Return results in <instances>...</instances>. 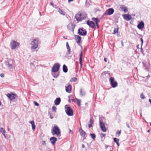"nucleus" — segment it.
<instances>
[{
    "instance_id": "1",
    "label": "nucleus",
    "mask_w": 151,
    "mask_h": 151,
    "mask_svg": "<svg viewBox=\"0 0 151 151\" xmlns=\"http://www.w3.org/2000/svg\"><path fill=\"white\" fill-rule=\"evenodd\" d=\"M87 14L84 12H78L75 16V18L78 21H81L86 18Z\"/></svg>"
},
{
    "instance_id": "2",
    "label": "nucleus",
    "mask_w": 151,
    "mask_h": 151,
    "mask_svg": "<svg viewBox=\"0 0 151 151\" xmlns=\"http://www.w3.org/2000/svg\"><path fill=\"white\" fill-rule=\"evenodd\" d=\"M51 133L53 135L55 134L58 136H60V129L57 126H55L53 127V129L52 130Z\"/></svg>"
},
{
    "instance_id": "3",
    "label": "nucleus",
    "mask_w": 151,
    "mask_h": 151,
    "mask_svg": "<svg viewBox=\"0 0 151 151\" xmlns=\"http://www.w3.org/2000/svg\"><path fill=\"white\" fill-rule=\"evenodd\" d=\"M109 82L111 86L113 88H115L118 86L117 82L114 80V78L110 77L109 78Z\"/></svg>"
},
{
    "instance_id": "4",
    "label": "nucleus",
    "mask_w": 151,
    "mask_h": 151,
    "mask_svg": "<svg viewBox=\"0 0 151 151\" xmlns=\"http://www.w3.org/2000/svg\"><path fill=\"white\" fill-rule=\"evenodd\" d=\"M78 34L84 36L86 35L87 31L83 28H80L78 29Z\"/></svg>"
},
{
    "instance_id": "5",
    "label": "nucleus",
    "mask_w": 151,
    "mask_h": 151,
    "mask_svg": "<svg viewBox=\"0 0 151 151\" xmlns=\"http://www.w3.org/2000/svg\"><path fill=\"white\" fill-rule=\"evenodd\" d=\"M114 12V10L113 8H111L106 10L104 13V15H110L112 14Z\"/></svg>"
},
{
    "instance_id": "6",
    "label": "nucleus",
    "mask_w": 151,
    "mask_h": 151,
    "mask_svg": "<svg viewBox=\"0 0 151 151\" xmlns=\"http://www.w3.org/2000/svg\"><path fill=\"white\" fill-rule=\"evenodd\" d=\"M38 40L37 39H34L33 41L32 42L31 44L32 45L31 47L32 49L35 50L36 49L38 46Z\"/></svg>"
},
{
    "instance_id": "7",
    "label": "nucleus",
    "mask_w": 151,
    "mask_h": 151,
    "mask_svg": "<svg viewBox=\"0 0 151 151\" xmlns=\"http://www.w3.org/2000/svg\"><path fill=\"white\" fill-rule=\"evenodd\" d=\"M19 43L14 40H12L10 43L11 49L12 50L15 49L17 47L19 46Z\"/></svg>"
},
{
    "instance_id": "8",
    "label": "nucleus",
    "mask_w": 151,
    "mask_h": 151,
    "mask_svg": "<svg viewBox=\"0 0 151 151\" xmlns=\"http://www.w3.org/2000/svg\"><path fill=\"white\" fill-rule=\"evenodd\" d=\"M60 65L58 63H55L52 67V70L54 73L57 72L59 70Z\"/></svg>"
},
{
    "instance_id": "9",
    "label": "nucleus",
    "mask_w": 151,
    "mask_h": 151,
    "mask_svg": "<svg viewBox=\"0 0 151 151\" xmlns=\"http://www.w3.org/2000/svg\"><path fill=\"white\" fill-rule=\"evenodd\" d=\"M65 111L67 115L72 116L73 115V111L72 109L70 107H67Z\"/></svg>"
},
{
    "instance_id": "10",
    "label": "nucleus",
    "mask_w": 151,
    "mask_h": 151,
    "mask_svg": "<svg viewBox=\"0 0 151 151\" xmlns=\"http://www.w3.org/2000/svg\"><path fill=\"white\" fill-rule=\"evenodd\" d=\"M6 65L9 67L10 70L12 69V64L13 61L11 60H8L6 63Z\"/></svg>"
},
{
    "instance_id": "11",
    "label": "nucleus",
    "mask_w": 151,
    "mask_h": 151,
    "mask_svg": "<svg viewBox=\"0 0 151 151\" xmlns=\"http://www.w3.org/2000/svg\"><path fill=\"white\" fill-rule=\"evenodd\" d=\"M87 24L90 27L93 29L96 26V25L94 22L92 21L88 20L86 22Z\"/></svg>"
},
{
    "instance_id": "12",
    "label": "nucleus",
    "mask_w": 151,
    "mask_h": 151,
    "mask_svg": "<svg viewBox=\"0 0 151 151\" xmlns=\"http://www.w3.org/2000/svg\"><path fill=\"white\" fill-rule=\"evenodd\" d=\"M99 124L101 130L104 132H106V127L104 123L101 121L100 118H99Z\"/></svg>"
},
{
    "instance_id": "13",
    "label": "nucleus",
    "mask_w": 151,
    "mask_h": 151,
    "mask_svg": "<svg viewBox=\"0 0 151 151\" xmlns=\"http://www.w3.org/2000/svg\"><path fill=\"white\" fill-rule=\"evenodd\" d=\"M6 96L10 100H12L15 99L16 95V94L13 93L12 94L8 93L6 94Z\"/></svg>"
},
{
    "instance_id": "14",
    "label": "nucleus",
    "mask_w": 151,
    "mask_h": 151,
    "mask_svg": "<svg viewBox=\"0 0 151 151\" xmlns=\"http://www.w3.org/2000/svg\"><path fill=\"white\" fill-rule=\"evenodd\" d=\"M80 54L79 55V63L80 64V68H81L83 65L82 63V57H83V52L82 50H80Z\"/></svg>"
},
{
    "instance_id": "15",
    "label": "nucleus",
    "mask_w": 151,
    "mask_h": 151,
    "mask_svg": "<svg viewBox=\"0 0 151 151\" xmlns=\"http://www.w3.org/2000/svg\"><path fill=\"white\" fill-rule=\"evenodd\" d=\"M75 27V25L72 23L69 24L67 26V28L68 29L72 31L73 32H74Z\"/></svg>"
},
{
    "instance_id": "16",
    "label": "nucleus",
    "mask_w": 151,
    "mask_h": 151,
    "mask_svg": "<svg viewBox=\"0 0 151 151\" xmlns=\"http://www.w3.org/2000/svg\"><path fill=\"white\" fill-rule=\"evenodd\" d=\"M124 18L127 21H129L132 19V16L129 14H124L123 15Z\"/></svg>"
},
{
    "instance_id": "17",
    "label": "nucleus",
    "mask_w": 151,
    "mask_h": 151,
    "mask_svg": "<svg viewBox=\"0 0 151 151\" xmlns=\"http://www.w3.org/2000/svg\"><path fill=\"white\" fill-rule=\"evenodd\" d=\"M50 140L52 144V145H54L57 140V139L55 137H52L50 138Z\"/></svg>"
},
{
    "instance_id": "18",
    "label": "nucleus",
    "mask_w": 151,
    "mask_h": 151,
    "mask_svg": "<svg viewBox=\"0 0 151 151\" xmlns=\"http://www.w3.org/2000/svg\"><path fill=\"white\" fill-rule=\"evenodd\" d=\"M75 39L76 41V42L78 44L79 43L81 40V37L78 35H75Z\"/></svg>"
},
{
    "instance_id": "19",
    "label": "nucleus",
    "mask_w": 151,
    "mask_h": 151,
    "mask_svg": "<svg viewBox=\"0 0 151 151\" xmlns=\"http://www.w3.org/2000/svg\"><path fill=\"white\" fill-rule=\"evenodd\" d=\"M144 26V23L143 22H141L137 25V27L139 29H142Z\"/></svg>"
},
{
    "instance_id": "20",
    "label": "nucleus",
    "mask_w": 151,
    "mask_h": 151,
    "mask_svg": "<svg viewBox=\"0 0 151 151\" xmlns=\"http://www.w3.org/2000/svg\"><path fill=\"white\" fill-rule=\"evenodd\" d=\"M80 135L83 137H85L86 135V132L81 128L79 130Z\"/></svg>"
},
{
    "instance_id": "21",
    "label": "nucleus",
    "mask_w": 151,
    "mask_h": 151,
    "mask_svg": "<svg viewBox=\"0 0 151 151\" xmlns=\"http://www.w3.org/2000/svg\"><path fill=\"white\" fill-rule=\"evenodd\" d=\"M72 89V87L71 85H69L65 87L66 91L69 93H70Z\"/></svg>"
},
{
    "instance_id": "22",
    "label": "nucleus",
    "mask_w": 151,
    "mask_h": 151,
    "mask_svg": "<svg viewBox=\"0 0 151 151\" xmlns=\"http://www.w3.org/2000/svg\"><path fill=\"white\" fill-rule=\"evenodd\" d=\"M61 101V99L60 98H57L55 101V104L56 105H58L60 103Z\"/></svg>"
},
{
    "instance_id": "23",
    "label": "nucleus",
    "mask_w": 151,
    "mask_h": 151,
    "mask_svg": "<svg viewBox=\"0 0 151 151\" xmlns=\"http://www.w3.org/2000/svg\"><path fill=\"white\" fill-rule=\"evenodd\" d=\"M102 75H104L105 76L108 77L111 76L110 73L109 71H105L102 73Z\"/></svg>"
},
{
    "instance_id": "24",
    "label": "nucleus",
    "mask_w": 151,
    "mask_h": 151,
    "mask_svg": "<svg viewBox=\"0 0 151 151\" xmlns=\"http://www.w3.org/2000/svg\"><path fill=\"white\" fill-rule=\"evenodd\" d=\"M0 132L2 133L3 135L4 136L5 138H6V136L5 134V133H6L5 130L3 128L1 127L0 128Z\"/></svg>"
},
{
    "instance_id": "25",
    "label": "nucleus",
    "mask_w": 151,
    "mask_h": 151,
    "mask_svg": "<svg viewBox=\"0 0 151 151\" xmlns=\"http://www.w3.org/2000/svg\"><path fill=\"white\" fill-rule=\"evenodd\" d=\"M80 94L81 96H84L86 95V92L84 90L81 88L80 90Z\"/></svg>"
},
{
    "instance_id": "26",
    "label": "nucleus",
    "mask_w": 151,
    "mask_h": 151,
    "mask_svg": "<svg viewBox=\"0 0 151 151\" xmlns=\"http://www.w3.org/2000/svg\"><path fill=\"white\" fill-rule=\"evenodd\" d=\"M63 72L65 73H67V72L68 69L67 66L65 65H63Z\"/></svg>"
},
{
    "instance_id": "27",
    "label": "nucleus",
    "mask_w": 151,
    "mask_h": 151,
    "mask_svg": "<svg viewBox=\"0 0 151 151\" xmlns=\"http://www.w3.org/2000/svg\"><path fill=\"white\" fill-rule=\"evenodd\" d=\"M58 12L61 15H65V13L62 10H61L60 8H59L58 9Z\"/></svg>"
},
{
    "instance_id": "28",
    "label": "nucleus",
    "mask_w": 151,
    "mask_h": 151,
    "mask_svg": "<svg viewBox=\"0 0 151 151\" xmlns=\"http://www.w3.org/2000/svg\"><path fill=\"white\" fill-rule=\"evenodd\" d=\"M30 123L32 124V128L33 130H34L36 127L35 125V122L33 121H31L30 122Z\"/></svg>"
},
{
    "instance_id": "29",
    "label": "nucleus",
    "mask_w": 151,
    "mask_h": 151,
    "mask_svg": "<svg viewBox=\"0 0 151 151\" xmlns=\"http://www.w3.org/2000/svg\"><path fill=\"white\" fill-rule=\"evenodd\" d=\"M120 8L124 11L125 13L127 12L128 11V9L127 7H124L122 6L120 7Z\"/></svg>"
},
{
    "instance_id": "30",
    "label": "nucleus",
    "mask_w": 151,
    "mask_h": 151,
    "mask_svg": "<svg viewBox=\"0 0 151 151\" xmlns=\"http://www.w3.org/2000/svg\"><path fill=\"white\" fill-rule=\"evenodd\" d=\"M114 141L116 144L118 146H119V140L118 139L116 138H114L113 139Z\"/></svg>"
},
{
    "instance_id": "31",
    "label": "nucleus",
    "mask_w": 151,
    "mask_h": 151,
    "mask_svg": "<svg viewBox=\"0 0 151 151\" xmlns=\"http://www.w3.org/2000/svg\"><path fill=\"white\" fill-rule=\"evenodd\" d=\"M92 20L95 22L96 23H99L100 22L99 19L97 18H92Z\"/></svg>"
},
{
    "instance_id": "32",
    "label": "nucleus",
    "mask_w": 151,
    "mask_h": 151,
    "mask_svg": "<svg viewBox=\"0 0 151 151\" xmlns=\"http://www.w3.org/2000/svg\"><path fill=\"white\" fill-rule=\"evenodd\" d=\"M143 66L145 67L146 69H147V63L145 61H144L142 62Z\"/></svg>"
},
{
    "instance_id": "33",
    "label": "nucleus",
    "mask_w": 151,
    "mask_h": 151,
    "mask_svg": "<svg viewBox=\"0 0 151 151\" xmlns=\"http://www.w3.org/2000/svg\"><path fill=\"white\" fill-rule=\"evenodd\" d=\"M76 100H77V104L78 105V106H81V100H80L79 99H77V98H76Z\"/></svg>"
},
{
    "instance_id": "34",
    "label": "nucleus",
    "mask_w": 151,
    "mask_h": 151,
    "mask_svg": "<svg viewBox=\"0 0 151 151\" xmlns=\"http://www.w3.org/2000/svg\"><path fill=\"white\" fill-rule=\"evenodd\" d=\"M90 135L91 136V138H92L93 140H95L96 138V135L94 133H90Z\"/></svg>"
},
{
    "instance_id": "35",
    "label": "nucleus",
    "mask_w": 151,
    "mask_h": 151,
    "mask_svg": "<svg viewBox=\"0 0 151 151\" xmlns=\"http://www.w3.org/2000/svg\"><path fill=\"white\" fill-rule=\"evenodd\" d=\"M119 27H118L117 28H115L114 31V34H115L116 33H118V32Z\"/></svg>"
},
{
    "instance_id": "36",
    "label": "nucleus",
    "mask_w": 151,
    "mask_h": 151,
    "mask_svg": "<svg viewBox=\"0 0 151 151\" xmlns=\"http://www.w3.org/2000/svg\"><path fill=\"white\" fill-rule=\"evenodd\" d=\"M77 80V79L76 77H73L70 80V82H76Z\"/></svg>"
},
{
    "instance_id": "37",
    "label": "nucleus",
    "mask_w": 151,
    "mask_h": 151,
    "mask_svg": "<svg viewBox=\"0 0 151 151\" xmlns=\"http://www.w3.org/2000/svg\"><path fill=\"white\" fill-rule=\"evenodd\" d=\"M53 77L55 78H57L59 76V73L56 74L55 73H54L53 74H52Z\"/></svg>"
},
{
    "instance_id": "38",
    "label": "nucleus",
    "mask_w": 151,
    "mask_h": 151,
    "mask_svg": "<svg viewBox=\"0 0 151 151\" xmlns=\"http://www.w3.org/2000/svg\"><path fill=\"white\" fill-rule=\"evenodd\" d=\"M56 107L55 106H53L52 107V110L53 111L55 112L56 111Z\"/></svg>"
},
{
    "instance_id": "39",
    "label": "nucleus",
    "mask_w": 151,
    "mask_h": 151,
    "mask_svg": "<svg viewBox=\"0 0 151 151\" xmlns=\"http://www.w3.org/2000/svg\"><path fill=\"white\" fill-rule=\"evenodd\" d=\"M140 51H141V52L142 53V54L143 55L145 56V53L144 52V50L142 47H141V48H140Z\"/></svg>"
},
{
    "instance_id": "40",
    "label": "nucleus",
    "mask_w": 151,
    "mask_h": 151,
    "mask_svg": "<svg viewBox=\"0 0 151 151\" xmlns=\"http://www.w3.org/2000/svg\"><path fill=\"white\" fill-rule=\"evenodd\" d=\"M116 134H118V136H119L120 134H121V131L120 130V131H119V130H118L117 131V132H116Z\"/></svg>"
},
{
    "instance_id": "41",
    "label": "nucleus",
    "mask_w": 151,
    "mask_h": 151,
    "mask_svg": "<svg viewBox=\"0 0 151 151\" xmlns=\"http://www.w3.org/2000/svg\"><path fill=\"white\" fill-rule=\"evenodd\" d=\"M141 98L142 99L145 98V96L143 94V93H141Z\"/></svg>"
},
{
    "instance_id": "42",
    "label": "nucleus",
    "mask_w": 151,
    "mask_h": 151,
    "mask_svg": "<svg viewBox=\"0 0 151 151\" xmlns=\"http://www.w3.org/2000/svg\"><path fill=\"white\" fill-rule=\"evenodd\" d=\"M89 122H90V124H93V119H90Z\"/></svg>"
},
{
    "instance_id": "43",
    "label": "nucleus",
    "mask_w": 151,
    "mask_h": 151,
    "mask_svg": "<svg viewBox=\"0 0 151 151\" xmlns=\"http://www.w3.org/2000/svg\"><path fill=\"white\" fill-rule=\"evenodd\" d=\"M34 103L35 105L36 106H38L39 105V104L36 101H34Z\"/></svg>"
},
{
    "instance_id": "44",
    "label": "nucleus",
    "mask_w": 151,
    "mask_h": 151,
    "mask_svg": "<svg viewBox=\"0 0 151 151\" xmlns=\"http://www.w3.org/2000/svg\"><path fill=\"white\" fill-rule=\"evenodd\" d=\"M140 40V41L141 42V47H142L143 44V39L142 38H141Z\"/></svg>"
},
{
    "instance_id": "45",
    "label": "nucleus",
    "mask_w": 151,
    "mask_h": 151,
    "mask_svg": "<svg viewBox=\"0 0 151 151\" xmlns=\"http://www.w3.org/2000/svg\"><path fill=\"white\" fill-rule=\"evenodd\" d=\"M42 144L43 145H45L46 143L45 141H42L41 142Z\"/></svg>"
},
{
    "instance_id": "46",
    "label": "nucleus",
    "mask_w": 151,
    "mask_h": 151,
    "mask_svg": "<svg viewBox=\"0 0 151 151\" xmlns=\"http://www.w3.org/2000/svg\"><path fill=\"white\" fill-rule=\"evenodd\" d=\"M0 76L2 78H4V75L3 73H1L0 75Z\"/></svg>"
},
{
    "instance_id": "47",
    "label": "nucleus",
    "mask_w": 151,
    "mask_h": 151,
    "mask_svg": "<svg viewBox=\"0 0 151 151\" xmlns=\"http://www.w3.org/2000/svg\"><path fill=\"white\" fill-rule=\"evenodd\" d=\"M68 54H70V49H68Z\"/></svg>"
},
{
    "instance_id": "48",
    "label": "nucleus",
    "mask_w": 151,
    "mask_h": 151,
    "mask_svg": "<svg viewBox=\"0 0 151 151\" xmlns=\"http://www.w3.org/2000/svg\"><path fill=\"white\" fill-rule=\"evenodd\" d=\"M92 124H88V127L89 128H91V127H92Z\"/></svg>"
},
{
    "instance_id": "49",
    "label": "nucleus",
    "mask_w": 151,
    "mask_h": 151,
    "mask_svg": "<svg viewBox=\"0 0 151 151\" xmlns=\"http://www.w3.org/2000/svg\"><path fill=\"white\" fill-rule=\"evenodd\" d=\"M126 125L128 128H130V126L129 124H128V123Z\"/></svg>"
},
{
    "instance_id": "50",
    "label": "nucleus",
    "mask_w": 151,
    "mask_h": 151,
    "mask_svg": "<svg viewBox=\"0 0 151 151\" xmlns=\"http://www.w3.org/2000/svg\"><path fill=\"white\" fill-rule=\"evenodd\" d=\"M96 26L98 28H99V26L98 23H96Z\"/></svg>"
},
{
    "instance_id": "51",
    "label": "nucleus",
    "mask_w": 151,
    "mask_h": 151,
    "mask_svg": "<svg viewBox=\"0 0 151 151\" xmlns=\"http://www.w3.org/2000/svg\"><path fill=\"white\" fill-rule=\"evenodd\" d=\"M76 99H71L72 100V101H73V102H76Z\"/></svg>"
},
{
    "instance_id": "52",
    "label": "nucleus",
    "mask_w": 151,
    "mask_h": 151,
    "mask_svg": "<svg viewBox=\"0 0 151 151\" xmlns=\"http://www.w3.org/2000/svg\"><path fill=\"white\" fill-rule=\"evenodd\" d=\"M102 135L103 137H104L106 135V134H102Z\"/></svg>"
},
{
    "instance_id": "53",
    "label": "nucleus",
    "mask_w": 151,
    "mask_h": 151,
    "mask_svg": "<svg viewBox=\"0 0 151 151\" xmlns=\"http://www.w3.org/2000/svg\"><path fill=\"white\" fill-rule=\"evenodd\" d=\"M82 148H84L85 147L84 145V144H82Z\"/></svg>"
},
{
    "instance_id": "54",
    "label": "nucleus",
    "mask_w": 151,
    "mask_h": 151,
    "mask_svg": "<svg viewBox=\"0 0 151 151\" xmlns=\"http://www.w3.org/2000/svg\"><path fill=\"white\" fill-rule=\"evenodd\" d=\"M67 48V49H70V46H66Z\"/></svg>"
},
{
    "instance_id": "55",
    "label": "nucleus",
    "mask_w": 151,
    "mask_h": 151,
    "mask_svg": "<svg viewBox=\"0 0 151 151\" xmlns=\"http://www.w3.org/2000/svg\"><path fill=\"white\" fill-rule=\"evenodd\" d=\"M104 61L105 62H106L107 61V60H106V58H104Z\"/></svg>"
},
{
    "instance_id": "56",
    "label": "nucleus",
    "mask_w": 151,
    "mask_h": 151,
    "mask_svg": "<svg viewBox=\"0 0 151 151\" xmlns=\"http://www.w3.org/2000/svg\"><path fill=\"white\" fill-rule=\"evenodd\" d=\"M69 46L68 43L67 42L66 44V46Z\"/></svg>"
},
{
    "instance_id": "57",
    "label": "nucleus",
    "mask_w": 151,
    "mask_h": 151,
    "mask_svg": "<svg viewBox=\"0 0 151 151\" xmlns=\"http://www.w3.org/2000/svg\"><path fill=\"white\" fill-rule=\"evenodd\" d=\"M149 101L150 103L151 104V99H149Z\"/></svg>"
},
{
    "instance_id": "58",
    "label": "nucleus",
    "mask_w": 151,
    "mask_h": 151,
    "mask_svg": "<svg viewBox=\"0 0 151 151\" xmlns=\"http://www.w3.org/2000/svg\"><path fill=\"white\" fill-rule=\"evenodd\" d=\"M121 42H122V45L123 46H124V45H123V42L122 41Z\"/></svg>"
},
{
    "instance_id": "59",
    "label": "nucleus",
    "mask_w": 151,
    "mask_h": 151,
    "mask_svg": "<svg viewBox=\"0 0 151 151\" xmlns=\"http://www.w3.org/2000/svg\"><path fill=\"white\" fill-rule=\"evenodd\" d=\"M50 118L51 119H52L53 118V117L52 116H51L50 115Z\"/></svg>"
},
{
    "instance_id": "60",
    "label": "nucleus",
    "mask_w": 151,
    "mask_h": 151,
    "mask_svg": "<svg viewBox=\"0 0 151 151\" xmlns=\"http://www.w3.org/2000/svg\"><path fill=\"white\" fill-rule=\"evenodd\" d=\"M72 0H68V2H70L71 1H72Z\"/></svg>"
},
{
    "instance_id": "61",
    "label": "nucleus",
    "mask_w": 151,
    "mask_h": 151,
    "mask_svg": "<svg viewBox=\"0 0 151 151\" xmlns=\"http://www.w3.org/2000/svg\"><path fill=\"white\" fill-rule=\"evenodd\" d=\"M50 4L52 5H53V4H53V3H52V2H51L50 3Z\"/></svg>"
},
{
    "instance_id": "62",
    "label": "nucleus",
    "mask_w": 151,
    "mask_h": 151,
    "mask_svg": "<svg viewBox=\"0 0 151 151\" xmlns=\"http://www.w3.org/2000/svg\"><path fill=\"white\" fill-rule=\"evenodd\" d=\"M139 45H137V47L138 48H139Z\"/></svg>"
},
{
    "instance_id": "63",
    "label": "nucleus",
    "mask_w": 151,
    "mask_h": 151,
    "mask_svg": "<svg viewBox=\"0 0 151 151\" xmlns=\"http://www.w3.org/2000/svg\"><path fill=\"white\" fill-rule=\"evenodd\" d=\"M150 130L149 129L148 130V131H147V132H150Z\"/></svg>"
},
{
    "instance_id": "64",
    "label": "nucleus",
    "mask_w": 151,
    "mask_h": 151,
    "mask_svg": "<svg viewBox=\"0 0 151 151\" xmlns=\"http://www.w3.org/2000/svg\"><path fill=\"white\" fill-rule=\"evenodd\" d=\"M7 129H8V131H9V130H10V129L9 128H8Z\"/></svg>"
}]
</instances>
